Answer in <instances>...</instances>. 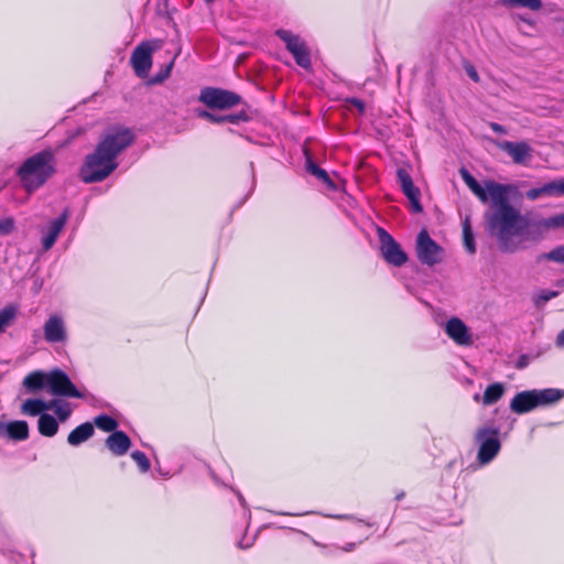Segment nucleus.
Instances as JSON below:
<instances>
[{
    "mask_svg": "<svg viewBox=\"0 0 564 564\" xmlns=\"http://www.w3.org/2000/svg\"><path fill=\"white\" fill-rule=\"evenodd\" d=\"M465 69H466V73H467L468 77H469L471 80H474L475 83H478V82H479V75H478V73H477L476 68H475L473 65H470V64H469V65H467V66L465 67Z\"/></svg>",
    "mask_w": 564,
    "mask_h": 564,
    "instance_id": "nucleus-41",
    "label": "nucleus"
},
{
    "mask_svg": "<svg viewBox=\"0 0 564 564\" xmlns=\"http://www.w3.org/2000/svg\"><path fill=\"white\" fill-rule=\"evenodd\" d=\"M238 499L242 506L246 503L245 498L240 494L238 495Z\"/></svg>",
    "mask_w": 564,
    "mask_h": 564,
    "instance_id": "nucleus-51",
    "label": "nucleus"
},
{
    "mask_svg": "<svg viewBox=\"0 0 564 564\" xmlns=\"http://www.w3.org/2000/svg\"><path fill=\"white\" fill-rule=\"evenodd\" d=\"M542 196H564V181L550 182L540 187L530 188L527 192V197L535 200Z\"/></svg>",
    "mask_w": 564,
    "mask_h": 564,
    "instance_id": "nucleus-19",
    "label": "nucleus"
},
{
    "mask_svg": "<svg viewBox=\"0 0 564 564\" xmlns=\"http://www.w3.org/2000/svg\"><path fill=\"white\" fill-rule=\"evenodd\" d=\"M48 391L53 395L84 399L86 395L72 382L68 375L56 368L48 372Z\"/></svg>",
    "mask_w": 564,
    "mask_h": 564,
    "instance_id": "nucleus-10",
    "label": "nucleus"
},
{
    "mask_svg": "<svg viewBox=\"0 0 564 564\" xmlns=\"http://www.w3.org/2000/svg\"><path fill=\"white\" fill-rule=\"evenodd\" d=\"M564 398V390L546 388L541 390H525L518 392L510 402L513 413L524 414L538 406L554 404Z\"/></svg>",
    "mask_w": 564,
    "mask_h": 564,
    "instance_id": "nucleus-4",
    "label": "nucleus"
},
{
    "mask_svg": "<svg viewBox=\"0 0 564 564\" xmlns=\"http://www.w3.org/2000/svg\"><path fill=\"white\" fill-rule=\"evenodd\" d=\"M207 3H212L214 2L215 0H205Z\"/></svg>",
    "mask_w": 564,
    "mask_h": 564,
    "instance_id": "nucleus-53",
    "label": "nucleus"
},
{
    "mask_svg": "<svg viewBox=\"0 0 564 564\" xmlns=\"http://www.w3.org/2000/svg\"><path fill=\"white\" fill-rule=\"evenodd\" d=\"M446 335L459 346H469L473 343V336L469 327L458 317H451L445 326Z\"/></svg>",
    "mask_w": 564,
    "mask_h": 564,
    "instance_id": "nucleus-13",
    "label": "nucleus"
},
{
    "mask_svg": "<svg viewBox=\"0 0 564 564\" xmlns=\"http://www.w3.org/2000/svg\"><path fill=\"white\" fill-rule=\"evenodd\" d=\"M555 343L557 347H564V329L558 333Z\"/></svg>",
    "mask_w": 564,
    "mask_h": 564,
    "instance_id": "nucleus-46",
    "label": "nucleus"
},
{
    "mask_svg": "<svg viewBox=\"0 0 564 564\" xmlns=\"http://www.w3.org/2000/svg\"><path fill=\"white\" fill-rule=\"evenodd\" d=\"M226 122V119H225V115H216L214 113V117H213V120H212V123H225Z\"/></svg>",
    "mask_w": 564,
    "mask_h": 564,
    "instance_id": "nucleus-45",
    "label": "nucleus"
},
{
    "mask_svg": "<svg viewBox=\"0 0 564 564\" xmlns=\"http://www.w3.org/2000/svg\"><path fill=\"white\" fill-rule=\"evenodd\" d=\"M37 429L43 436L52 437L58 431V422L53 415L44 413L39 416Z\"/></svg>",
    "mask_w": 564,
    "mask_h": 564,
    "instance_id": "nucleus-24",
    "label": "nucleus"
},
{
    "mask_svg": "<svg viewBox=\"0 0 564 564\" xmlns=\"http://www.w3.org/2000/svg\"><path fill=\"white\" fill-rule=\"evenodd\" d=\"M55 173V154L52 150L45 149L25 159L15 174L23 189L32 194L41 188Z\"/></svg>",
    "mask_w": 564,
    "mask_h": 564,
    "instance_id": "nucleus-3",
    "label": "nucleus"
},
{
    "mask_svg": "<svg viewBox=\"0 0 564 564\" xmlns=\"http://www.w3.org/2000/svg\"><path fill=\"white\" fill-rule=\"evenodd\" d=\"M95 433L94 425L90 422H85L75 427L67 436V442L72 446H78L89 440Z\"/></svg>",
    "mask_w": 564,
    "mask_h": 564,
    "instance_id": "nucleus-20",
    "label": "nucleus"
},
{
    "mask_svg": "<svg viewBox=\"0 0 564 564\" xmlns=\"http://www.w3.org/2000/svg\"><path fill=\"white\" fill-rule=\"evenodd\" d=\"M69 216V209L65 208L58 217H56L48 224L46 231L43 230L42 248L44 251L50 250L54 246L59 234L67 224Z\"/></svg>",
    "mask_w": 564,
    "mask_h": 564,
    "instance_id": "nucleus-15",
    "label": "nucleus"
},
{
    "mask_svg": "<svg viewBox=\"0 0 564 564\" xmlns=\"http://www.w3.org/2000/svg\"><path fill=\"white\" fill-rule=\"evenodd\" d=\"M503 6L511 8H528L530 10L536 11L542 8L541 0H501Z\"/></svg>",
    "mask_w": 564,
    "mask_h": 564,
    "instance_id": "nucleus-32",
    "label": "nucleus"
},
{
    "mask_svg": "<svg viewBox=\"0 0 564 564\" xmlns=\"http://www.w3.org/2000/svg\"><path fill=\"white\" fill-rule=\"evenodd\" d=\"M397 177H398V181H399V184L401 186L403 194L406 196V198L409 199V202L411 204V212L414 214L422 213L423 207H422V204L420 200L421 192H420L419 187H416L414 185L409 172L405 169L400 167L397 171Z\"/></svg>",
    "mask_w": 564,
    "mask_h": 564,
    "instance_id": "nucleus-12",
    "label": "nucleus"
},
{
    "mask_svg": "<svg viewBox=\"0 0 564 564\" xmlns=\"http://www.w3.org/2000/svg\"><path fill=\"white\" fill-rule=\"evenodd\" d=\"M197 117L202 118V119H205V120H208L209 122H212L213 117H214V112H210L208 110H197Z\"/></svg>",
    "mask_w": 564,
    "mask_h": 564,
    "instance_id": "nucleus-43",
    "label": "nucleus"
},
{
    "mask_svg": "<svg viewBox=\"0 0 564 564\" xmlns=\"http://www.w3.org/2000/svg\"><path fill=\"white\" fill-rule=\"evenodd\" d=\"M443 248L433 240L425 229L416 238V256L422 264L433 267L443 259Z\"/></svg>",
    "mask_w": 564,
    "mask_h": 564,
    "instance_id": "nucleus-8",
    "label": "nucleus"
},
{
    "mask_svg": "<svg viewBox=\"0 0 564 564\" xmlns=\"http://www.w3.org/2000/svg\"><path fill=\"white\" fill-rule=\"evenodd\" d=\"M15 227V223L13 218L6 217L3 219H0V236H8L10 235Z\"/></svg>",
    "mask_w": 564,
    "mask_h": 564,
    "instance_id": "nucleus-37",
    "label": "nucleus"
},
{
    "mask_svg": "<svg viewBox=\"0 0 564 564\" xmlns=\"http://www.w3.org/2000/svg\"><path fill=\"white\" fill-rule=\"evenodd\" d=\"M332 518H335V519H338V520H354V521H357L359 523H364L366 524L367 527H371L372 524L370 522H367L362 519H357L355 516L352 514H335V516H330Z\"/></svg>",
    "mask_w": 564,
    "mask_h": 564,
    "instance_id": "nucleus-40",
    "label": "nucleus"
},
{
    "mask_svg": "<svg viewBox=\"0 0 564 564\" xmlns=\"http://www.w3.org/2000/svg\"><path fill=\"white\" fill-rule=\"evenodd\" d=\"M10 438L17 441L26 440L29 436V425L25 421H14L3 426Z\"/></svg>",
    "mask_w": 564,
    "mask_h": 564,
    "instance_id": "nucleus-26",
    "label": "nucleus"
},
{
    "mask_svg": "<svg viewBox=\"0 0 564 564\" xmlns=\"http://www.w3.org/2000/svg\"><path fill=\"white\" fill-rule=\"evenodd\" d=\"M132 459L137 463L142 473H147L151 468V464L147 455L141 451H134L131 453Z\"/></svg>",
    "mask_w": 564,
    "mask_h": 564,
    "instance_id": "nucleus-35",
    "label": "nucleus"
},
{
    "mask_svg": "<svg viewBox=\"0 0 564 564\" xmlns=\"http://www.w3.org/2000/svg\"><path fill=\"white\" fill-rule=\"evenodd\" d=\"M348 104L354 106L355 108L358 109L359 113H364L365 112V109H366V104L364 100L359 99V98H356V97H351L349 99H347Z\"/></svg>",
    "mask_w": 564,
    "mask_h": 564,
    "instance_id": "nucleus-39",
    "label": "nucleus"
},
{
    "mask_svg": "<svg viewBox=\"0 0 564 564\" xmlns=\"http://www.w3.org/2000/svg\"><path fill=\"white\" fill-rule=\"evenodd\" d=\"M18 310L13 305H8L0 310V328L4 332L17 317Z\"/></svg>",
    "mask_w": 564,
    "mask_h": 564,
    "instance_id": "nucleus-31",
    "label": "nucleus"
},
{
    "mask_svg": "<svg viewBox=\"0 0 564 564\" xmlns=\"http://www.w3.org/2000/svg\"><path fill=\"white\" fill-rule=\"evenodd\" d=\"M275 35L284 42L286 50L293 55L296 64L304 68L310 69L312 66L310 51L306 43L291 31L279 29Z\"/></svg>",
    "mask_w": 564,
    "mask_h": 564,
    "instance_id": "nucleus-7",
    "label": "nucleus"
},
{
    "mask_svg": "<svg viewBox=\"0 0 564 564\" xmlns=\"http://www.w3.org/2000/svg\"><path fill=\"white\" fill-rule=\"evenodd\" d=\"M535 261L536 263L552 261L558 264H564V245L557 246L549 252L539 254Z\"/></svg>",
    "mask_w": 564,
    "mask_h": 564,
    "instance_id": "nucleus-29",
    "label": "nucleus"
},
{
    "mask_svg": "<svg viewBox=\"0 0 564 564\" xmlns=\"http://www.w3.org/2000/svg\"><path fill=\"white\" fill-rule=\"evenodd\" d=\"M460 175L466 185L478 197V199L482 204H487L490 198V191L488 188V184L491 183L492 181H485V186H481L480 183L465 167L460 170Z\"/></svg>",
    "mask_w": 564,
    "mask_h": 564,
    "instance_id": "nucleus-18",
    "label": "nucleus"
},
{
    "mask_svg": "<svg viewBox=\"0 0 564 564\" xmlns=\"http://www.w3.org/2000/svg\"><path fill=\"white\" fill-rule=\"evenodd\" d=\"M226 122L238 124L240 122H247L250 120V117L245 110L238 111L236 113L225 115Z\"/></svg>",
    "mask_w": 564,
    "mask_h": 564,
    "instance_id": "nucleus-36",
    "label": "nucleus"
},
{
    "mask_svg": "<svg viewBox=\"0 0 564 564\" xmlns=\"http://www.w3.org/2000/svg\"><path fill=\"white\" fill-rule=\"evenodd\" d=\"M488 188L490 198L484 213L485 230L498 240L502 252L516 250L511 241L513 237L532 235L539 238L542 236V232H527L530 226L529 219L510 202V195L514 193L512 185L491 182Z\"/></svg>",
    "mask_w": 564,
    "mask_h": 564,
    "instance_id": "nucleus-1",
    "label": "nucleus"
},
{
    "mask_svg": "<svg viewBox=\"0 0 564 564\" xmlns=\"http://www.w3.org/2000/svg\"><path fill=\"white\" fill-rule=\"evenodd\" d=\"M491 128L496 132H505L503 127L501 124H499V123H491Z\"/></svg>",
    "mask_w": 564,
    "mask_h": 564,
    "instance_id": "nucleus-47",
    "label": "nucleus"
},
{
    "mask_svg": "<svg viewBox=\"0 0 564 564\" xmlns=\"http://www.w3.org/2000/svg\"><path fill=\"white\" fill-rule=\"evenodd\" d=\"M499 149L510 155L514 163L524 164L531 158V147L525 141L512 142L501 141L499 142Z\"/></svg>",
    "mask_w": 564,
    "mask_h": 564,
    "instance_id": "nucleus-16",
    "label": "nucleus"
},
{
    "mask_svg": "<svg viewBox=\"0 0 564 564\" xmlns=\"http://www.w3.org/2000/svg\"><path fill=\"white\" fill-rule=\"evenodd\" d=\"M53 401L57 402L53 406L55 414L57 415L59 421H62V422L66 421L70 416V413H72V409L69 408V404L66 402H63L58 399H54Z\"/></svg>",
    "mask_w": 564,
    "mask_h": 564,
    "instance_id": "nucleus-34",
    "label": "nucleus"
},
{
    "mask_svg": "<svg viewBox=\"0 0 564 564\" xmlns=\"http://www.w3.org/2000/svg\"><path fill=\"white\" fill-rule=\"evenodd\" d=\"M134 141L131 129L113 126L101 135L93 153L86 155L79 176L86 184L106 180L117 167V156Z\"/></svg>",
    "mask_w": 564,
    "mask_h": 564,
    "instance_id": "nucleus-2",
    "label": "nucleus"
},
{
    "mask_svg": "<svg viewBox=\"0 0 564 564\" xmlns=\"http://www.w3.org/2000/svg\"><path fill=\"white\" fill-rule=\"evenodd\" d=\"M403 497H404V492L402 491V492H400V494H398V495H397L395 499H397L398 501H400L401 499H403Z\"/></svg>",
    "mask_w": 564,
    "mask_h": 564,
    "instance_id": "nucleus-50",
    "label": "nucleus"
},
{
    "mask_svg": "<svg viewBox=\"0 0 564 564\" xmlns=\"http://www.w3.org/2000/svg\"><path fill=\"white\" fill-rule=\"evenodd\" d=\"M305 155H306V171L310 174L314 175L316 178H318L321 182H323L327 187L334 189L335 183L333 182V180L330 178L328 173L324 169L319 167L313 161V159L310 156L307 151H305Z\"/></svg>",
    "mask_w": 564,
    "mask_h": 564,
    "instance_id": "nucleus-23",
    "label": "nucleus"
},
{
    "mask_svg": "<svg viewBox=\"0 0 564 564\" xmlns=\"http://www.w3.org/2000/svg\"><path fill=\"white\" fill-rule=\"evenodd\" d=\"M155 50L149 41L141 42L132 52L130 63L139 78H145L152 66V53Z\"/></svg>",
    "mask_w": 564,
    "mask_h": 564,
    "instance_id": "nucleus-11",
    "label": "nucleus"
},
{
    "mask_svg": "<svg viewBox=\"0 0 564 564\" xmlns=\"http://www.w3.org/2000/svg\"><path fill=\"white\" fill-rule=\"evenodd\" d=\"M513 18L516 20L522 21V22H524V23H527V24H529L531 26L533 25V21L530 18H527L524 15L516 14V15H513Z\"/></svg>",
    "mask_w": 564,
    "mask_h": 564,
    "instance_id": "nucleus-44",
    "label": "nucleus"
},
{
    "mask_svg": "<svg viewBox=\"0 0 564 564\" xmlns=\"http://www.w3.org/2000/svg\"><path fill=\"white\" fill-rule=\"evenodd\" d=\"M463 239L464 246L469 254L476 253V241L473 234L471 221L469 217L463 220Z\"/></svg>",
    "mask_w": 564,
    "mask_h": 564,
    "instance_id": "nucleus-28",
    "label": "nucleus"
},
{
    "mask_svg": "<svg viewBox=\"0 0 564 564\" xmlns=\"http://www.w3.org/2000/svg\"><path fill=\"white\" fill-rule=\"evenodd\" d=\"M2 333H3V330L0 328V334H2Z\"/></svg>",
    "mask_w": 564,
    "mask_h": 564,
    "instance_id": "nucleus-54",
    "label": "nucleus"
},
{
    "mask_svg": "<svg viewBox=\"0 0 564 564\" xmlns=\"http://www.w3.org/2000/svg\"><path fill=\"white\" fill-rule=\"evenodd\" d=\"M499 427L482 426L475 433V443L478 445L477 460L480 465L491 463L501 449Z\"/></svg>",
    "mask_w": 564,
    "mask_h": 564,
    "instance_id": "nucleus-5",
    "label": "nucleus"
},
{
    "mask_svg": "<svg viewBox=\"0 0 564 564\" xmlns=\"http://www.w3.org/2000/svg\"><path fill=\"white\" fill-rule=\"evenodd\" d=\"M539 225L545 229L564 228V213L544 218Z\"/></svg>",
    "mask_w": 564,
    "mask_h": 564,
    "instance_id": "nucleus-33",
    "label": "nucleus"
},
{
    "mask_svg": "<svg viewBox=\"0 0 564 564\" xmlns=\"http://www.w3.org/2000/svg\"><path fill=\"white\" fill-rule=\"evenodd\" d=\"M23 386L30 392H36L44 388L48 389V372L34 371L28 375L23 380Z\"/></svg>",
    "mask_w": 564,
    "mask_h": 564,
    "instance_id": "nucleus-22",
    "label": "nucleus"
},
{
    "mask_svg": "<svg viewBox=\"0 0 564 564\" xmlns=\"http://www.w3.org/2000/svg\"><path fill=\"white\" fill-rule=\"evenodd\" d=\"M170 56V61L154 75L149 79V85H159L162 84L165 79H167L171 75L172 68L174 67L175 59L181 53L178 50L176 53L166 52Z\"/></svg>",
    "mask_w": 564,
    "mask_h": 564,
    "instance_id": "nucleus-25",
    "label": "nucleus"
},
{
    "mask_svg": "<svg viewBox=\"0 0 564 564\" xmlns=\"http://www.w3.org/2000/svg\"><path fill=\"white\" fill-rule=\"evenodd\" d=\"M94 424L104 432L113 433L117 431L118 422L108 414H99L94 419Z\"/></svg>",
    "mask_w": 564,
    "mask_h": 564,
    "instance_id": "nucleus-30",
    "label": "nucleus"
},
{
    "mask_svg": "<svg viewBox=\"0 0 564 564\" xmlns=\"http://www.w3.org/2000/svg\"><path fill=\"white\" fill-rule=\"evenodd\" d=\"M505 393V387L500 382L489 384L482 395V403L485 405H492L497 403Z\"/></svg>",
    "mask_w": 564,
    "mask_h": 564,
    "instance_id": "nucleus-27",
    "label": "nucleus"
},
{
    "mask_svg": "<svg viewBox=\"0 0 564 564\" xmlns=\"http://www.w3.org/2000/svg\"><path fill=\"white\" fill-rule=\"evenodd\" d=\"M282 516H301L302 513L279 512Z\"/></svg>",
    "mask_w": 564,
    "mask_h": 564,
    "instance_id": "nucleus-49",
    "label": "nucleus"
},
{
    "mask_svg": "<svg viewBox=\"0 0 564 564\" xmlns=\"http://www.w3.org/2000/svg\"><path fill=\"white\" fill-rule=\"evenodd\" d=\"M380 252L382 258L394 267H402L408 261V254L403 251L400 243L383 228L377 229Z\"/></svg>",
    "mask_w": 564,
    "mask_h": 564,
    "instance_id": "nucleus-9",
    "label": "nucleus"
},
{
    "mask_svg": "<svg viewBox=\"0 0 564 564\" xmlns=\"http://www.w3.org/2000/svg\"><path fill=\"white\" fill-rule=\"evenodd\" d=\"M558 295V292L557 291H551V290H543L540 294H539V297L536 300V303H545L554 297H556Z\"/></svg>",
    "mask_w": 564,
    "mask_h": 564,
    "instance_id": "nucleus-38",
    "label": "nucleus"
},
{
    "mask_svg": "<svg viewBox=\"0 0 564 564\" xmlns=\"http://www.w3.org/2000/svg\"><path fill=\"white\" fill-rule=\"evenodd\" d=\"M107 448L115 456H122L131 447V440L123 431H115L105 441Z\"/></svg>",
    "mask_w": 564,
    "mask_h": 564,
    "instance_id": "nucleus-17",
    "label": "nucleus"
},
{
    "mask_svg": "<svg viewBox=\"0 0 564 564\" xmlns=\"http://www.w3.org/2000/svg\"><path fill=\"white\" fill-rule=\"evenodd\" d=\"M528 365H529V357L527 355L519 356V358L516 362V367L518 369H523V368L528 367Z\"/></svg>",
    "mask_w": 564,
    "mask_h": 564,
    "instance_id": "nucleus-42",
    "label": "nucleus"
},
{
    "mask_svg": "<svg viewBox=\"0 0 564 564\" xmlns=\"http://www.w3.org/2000/svg\"><path fill=\"white\" fill-rule=\"evenodd\" d=\"M355 544L350 543L347 547H345V551H351L354 549Z\"/></svg>",
    "mask_w": 564,
    "mask_h": 564,
    "instance_id": "nucleus-52",
    "label": "nucleus"
},
{
    "mask_svg": "<svg viewBox=\"0 0 564 564\" xmlns=\"http://www.w3.org/2000/svg\"><path fill=\"white\" fill-rule=\"evenodd\" d=\"M56 401L45 402L41 399H28L22 404V412L26 415L36 416L44 414L46 410H52Z\"/></svg>",
    "mask_w": 564,
    "mask_h": 564,
    "instance_id": "nucleus-21",
    "label": "nucleus"
},
{
    "mask_svg": "<svg viewBox=\"0 0 564 564\" xmlns=\"http://www.w3.org/2000/svg\"><path fill=\"white\" fill-rule=\"evenodd\" d=\"M198 100L209 109L227 110L238 106L242 98L239 94L231 90L204 87L199 93Z\"/></svg>",
    "mask_w": 564,
    "mask_h": 564,
    "instance_id": "nucleus-6",
    "label": "nucleus"
},
{
    "mask_svg": "<svg viewBox=\"0 0 564 564\" xmlns=\"http://www.w3.org/2000/svg\"><path fill=\"white\" fill-rule=\"evenodd\" d=\"M44 338L47 343H65L67 340V329L61 315H51L43 325Z\"/></svg>",
    "mask_w": 564,
    "mask_h": 564,
    "instance_id": "nucleus-14",
    "label": "nucleus"
},
{
    "mask_svg": "<svg viewBox=\"0 0 564 564\" xmlns=\"http://www.w3.org/2000/svg\"><path fill=\"white\" fill-rule=\"evenodd\" d=\"M250 167H251V171L253 172V163L252 162L250 163ZM253 188H254V174L252 173V188H251V191H253Z\"/></svg>",
    "mask_w": 564,
    "mask_h": 564,
    "instance_id": "nucleus-48",
    "label": "nucleus"
}]
</instances>
